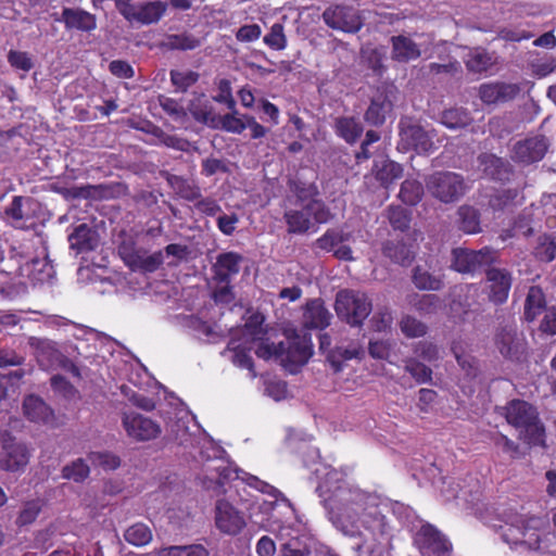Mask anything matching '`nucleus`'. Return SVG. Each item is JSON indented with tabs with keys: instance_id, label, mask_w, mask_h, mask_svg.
Returning <instances> with one entry per match:
<instances>
[{
	"instance_id": "obj_5",
	"label": "nucleus",
	"mask_w": 556,
	"mask_h": 556,
	"mask_svg": "<svg viewBox=\"0 0 556 556\" xmlns=\"http://www.w3.org/2000/svg\"><path fill=\"white\" fill-rule=\"evenodd\" d=\"M497 262V252L490 247L480 250L455 248L452 250L451 268L460 274L475 275Z\"/></svg>"
},
{
	"instance_id": "obj_33",
	"label": "nucleus",
	"mask_w": 556,
	"mask_h": 556,
	"mask_svg": "<svg viewBox=\"0 0 556 556\" xmlns=\"http://www.w3.org/2000/svg\"><path fill=\"white\" fill-rule=\"evenodd\" d=\"M166 11V4L162 1H153L141 4L136 12L130 11V20L142 24H153L161 20Z\"/></svg>"
},
{
	"instance_id": "obj_19",
	"label": "nucleus",
	"mask_w": 556,
	"mask_h": 556,
	"mask_svg": "<svg viewBox=\"0 0 556 556\" xmlns=\"http://www.w3.org/2000/svg\"><path fill=\"white\" fill-rule=\"evenodd\" d=\"M479 165L483 174L495 181H508L514 173L511 164L493 153H481L478 156Z\"/></svg>"
},
{
	"instance_id": "obj_4",
	"label": "nucleus",
	"mask_w": 556,
	"mask_h": 556,
	"mask_svg": "<svg viewBox=\"0 0 556 556\" xmlns=\"http://www.w3.org/2000/svg\"><path fill=\"white\" fill-rule=\"evenodd\" d=\"M300 206L301 208H290L283 213V220L290 235L306 233L314 223L326 224L332 218L324 201H313Z\"/></svg>"
},
{
	"instance_id": "obj_11",
	"label": "nucleus",
	"mask_w": 556,
	"mask_h": 556,
	"mask_svg": "<svg viewBox=\"0 0 556 556\" xmlns=\"http://www.w3.org/2000/svg\"><path fill=\"white\" fill-rule=\"evenodd\" d=\"M215 526L224 534L237 535L247 526L242 511L226 500H218L215 505Z\"/></svg>"
},
{
	"instance_id": "obj_51",
	"label": "nucleus",
	"mask_w": 556,
	"mask_h": 556,
	"mask_svg": "<svg viewBox=\"0 0 556 556\" xmlns=\"http://www.w3.org/2000/svg\"><path fill=\"white\" fill-rule=\"evenodd\" d=\"M264 43L275 51H281L287 48L288 40L285 34V27L281 23H275L269 31L263 38Z\"/></svg>"
},
{
	"instance_id": "obj_57",
	"label": "nucleus",
	"mask_w": 556,
	"mask_h": 556,
	"mask_svg": "<svg viewBox=\"0 0 556 556\" xmlns=\"http://www.w3.org/2000/svg\"><path fill=\"white\" fill-rule=\"evenodd\" d=\"M199 73L193 71H170V81L175 86V88L181 92L187 91L191 86H193L199 80Z\"/></svg>"
},
{
	"instance_id": "obj_10",
	"label": "nucleus",
	"mask_w": 556,
	"mask_h": 556,
	"mask_svg": "<svg viewBox=\"0 0 556 556\" xmlns=\"http://www.w3.org/2000/svg\"><path fill=\"white\" fill-rule=\"evenodd\" d=\"M547 149L548 142L543 135L528 137L514 144L510 157L515 163L530 165L541 161Z\"/></svg>"
},
{
	"instance_id": "obj_59",
	"label": "nucleus",
	"mask_w": 556,
	"mask_h": 556,
	"mask_svg": "<svg viewBox=\"0 0 556 556\" xmlns=\"http://www.w3.org/2000/svg\"><path fill=\"white\" fill-rule=\"evenodd\" d=\"M345 235L336 229H328L316 240V247L323 251H334L345 240Z\"/></svg>"
},
{
	"instance_id": "obj_44",
	"label": "nucleus",
	"mask_w": 556,
	"mask_h": 556,
	"mask_svg": "<svg viewBox=\"0 0 556 556\" xmlns=\"http://www.w3.org/2000/svg\"><path fill=\"white\" fill-rule=\"evenodd\" d=\"M227 349L233 353V356H232L233 365H236L237 367L242 368V369H248L249 371H251L253 374V377H254L255 376L254 362L250 355L251 349L243 344L237 343L233 340H231L228 343Z\"/></svg>"
},
{
	"instance_id": "obj_38",
	"label": "nucleus",
	"mask_w": 556,
	"mask_h": 556,
	"mask_svg": "<svg viewBox=\"0 0 556 556\" xmlns=\"http://www.w3.org/2000/svg\"><path fill=\"white\" fill-rule=\"evenodd\" d=\"M25 202L29 203L30 199L14 195L11 203L3 208V217L15 228H23L27 220V216L23 210Z\"/></svg>"
},
{
	"instance_id": "obj_54",
	"label": "nucleus",
	"mask_w": 556,
	"mask_h": 556,
	"mask_svg": "<svg viewBox=\"0 0 556 556\" xmlns=\"http://www.w3.org/2000/svg\"><path fill=\"white\" fill-rule=\"evenodd\" d=\"M540 522L538 518H530L522 523L520 540L521 543L527 544L530 548H539L541 545V533L536 525Z\"/></svg>"
},
{
	"instance_id": "obj_62",
	"label": "nucleus",
	"mask_w": 556,
	"mask_h": 556,
	"mask_svg": "<svg viewBox=\"0 0 556 556\" xmlns=\"http://www.w3.org/2000/svg\"><path fill=\"white\" fill-rule=\"evenodd\" d=\"M218 93L213 97L217 103L225 104L228 110L233 111L236 108V100L232 96L231 83L229 79L223 78L217 83Z\"/></svg>"
},
{
	"instance_id": "obj_58",
	"label": "nucleus",
	"mask_w": 556,
	"mask_h": 556,
	"mask_svg": "<svg viewBox=\"0 0 556 556\" xmlns=\"http://www.w3.org/2000/svg\"><path fill=\"white\" fill-rule=\"evenodd\" d=\"M42 509L41 502L39 500H31L26 502L21 509L15 523L18 527H24L33 523Z\"/></svg>"
},
{
	"instance_id": "obj_7",
	"label": "nucleus",
	"mask_w": 556,
	"mask_h": 556,
	"mask_svg": "<svg viewBox=\"0 0 556 556\" xmlns=\"http://www.w3.org/2000/svg\"><path fill=\"white\" fill-rule=\"evenodd\" d=\"M494 345L500 354L510 361H520L526 354L527 342L516 325H505L496 329Z\"/></svg>"
},
{
	"instance_id": "obj_53",
	"label": "nucleus",
	"mask_w": 556,
	"mask_h": 556,
	"mask_svg": "<svg viewBox=\"0 0 556 556\" xmlns=\"http://www.w3.org/2000/svg\"><path fill=\"white\" fill-rule=\"evenodd\" d=\"M201 41L199 38L189 33L169 35L167 37L166 46L172 50H193L200 47Z\"/></svg>"
},
{
	"instance_id": "obj_50",
	"label": "nucleus",
	"mask_w": 556,
	"mask_h": 556,
	"mask_svg": "<svg viewBox=\"0 0 556 556\" xmlns=\"http://www.w3.org/2000/svg\"><path fill=\"white\" fill-rule=\"evenodd\" d=\"M534 255L541 262H552L556 257V238L549 235L541 236Z\"/></svg>"
},
{
	"instance_id": "obj_55",
	"label": "nucleus",
	"mask_w": 556,
	"mask_h": 556,
	"mask_svg": "<svg viewBox=\"0 0 556 556\" xmlns=\"http://www.w3.org/2000/svg\"><path fill=\"white\" fill-rule=\"evenodd\" d=\"M87 459L93 465L104 470H115L121 466V458L111 452H90Z\"/></svg>"
},
{
	"instance_id": "obj_18",
	"label": "nucleus",
	"mask_w": 556,
	"mask_h": 556,
	"mask_svg": "<svg viewBox=\"0 0 556 556\" xmlns=\"http://www.w3.org/2000/svg\"><path fill=\"white\" fill-rule=\"evenodd\" d=\"M28 343L34 350V355L40 369L45 371L58 369L62 352L58 349L54 341L30 337Z\"/></svg>"
},
{
	"instance_id": "obj_63",
	"label": "nucleus",
	"mask_w": 556,
	"mask_h": 556,
	"mask_svg": "<svg viewBox=\"0 0 556 556\" xmlns=\"http://www.w3.org/2000/svg\"><path fill=\"white\" fill-rule=\"evenodd\" d=\"M414 353L428 363H433L440 358V352L437 344L429 341H419L414 345Z\"/></svg>"
},
{
	"instance_id": "obj_46",
	"label": "nucleus",
	"mask_w": 556,
	"mask_h": 556,
	"mask_svg": "<svg viewBox=\"0 0 556 556\" xmlns=\"http://www.w3.org/2000/svg\"><path fill=\"white\" fill-rule=\"evenodd\" d=\"M399 326L402 333L409 339L424 337L428 331V326L412 315H404Z\"/></svg>"
},
{
	"instance_id": "obj_29",
	"label": "nucleus",
	"mask_w": 556,
	"mask_h": 556,
	"mask_svg": "<svg viewBox=\"0 0 556 556\" xmlns=\"http://www.w3.org/2000/svg\"><path fill=\"white\" fill-rule=\"evenodd\" d=\"M364 351L357 343H351L348 346L337 345L329 350L327 354V362L330 364L334 372H339L343 368L346 361L353 358H362Z\"/></svg>"
},
{
	"instance_id": "obj_32",
	"label": "nucleus",
	"mask_w": 556,
	"mask_h": 556,
	"mask_svg": "<svg viewBox=\"0 0 556 556\" xmlns=\"http://www.w3.org/2000/svg\"><path fill=\"white\" fill-rule=\"evenodd\" d=\"M545 307L546 300L543 290L538 286L530 287L525 302V319L533 321L544 312Z\"/></svg>"
},
{
	"instance_id": "obj_8",
	"label": "nucleus",
	"mask_w": 556,
	"mask_h": 556,
	"mask_svg": "<svg viewBox=\"0 0 556 556\" xmlns=\"http://www.w3.org/2000/svg\"><path fill=\"white\" fill-rule=\"evenodd\" d=\"M414 542L422 556H447L452 549L448 539L431 523L419 528Z\"/></svg>"
},
{
	"instance_id": "obj_1",
	"label": "nucleus",
	"mask_w": 556,
	"mask_h": 556,
	"mask_svg": "<svg viewBox=\"0 0 556 556\" xmlns=\"http://www.w3.org/2000/svg\"><path fill=\"white\" fill-rule=\"evenodd\" d=\"M255 354L258 358L268 361L276 358L291 374L296 372L313 355L311 334L300 336L296 330L287 334V342L278 344L263 342L257 345Z\"/></svg>"
},
{
	"instance_id": "obj_24",
	"label": "nucleus",
	"mask_w": 556,
	"mask_h": 556,
	"mask_svg": "<svg viewBox=\"0 0 556 556\" xmlns=\"http://www.w3.org/2000/svg\"><path fill=\"white\" fill-rule=\"evenodd\" d=\"M333 130L346 143L354 144L361 139L364 126L356 116H339L334 119Z\"/></svg>"
},
{
	"instance_id": "obj_13",
	"label": "nucleus",
	"mask_w": 556,
	"mask_h": 556,
	"mask_svg": "<svg viewBox=\"0 0 556 556\" xmlns=\"http://www.w3.org/2000/svg\"><path fill=\"white\" fill-rule=\"evenodd\" d=\"M123 427L128 437L136 441L153 440L161 433L157 422L138 413L124 414Z\"/></svg>"
},
{
	"instance_id": "obj_21",
	"label": "nucleus",
	"mask_w": 556,
	"mask_h": 556,
	"mask_svg": "<svg viewBox=\"0 0 556 556\" xmlns=\"http://www.w3.org/2000/svg\"><path fill=\"white\" fill-rule=\"evenodd\" d=\"M58 21L68 30L90 33L97 28L96 15L80 8H63Z\"/></svg>"
},
{
	"instance_id": "obj_34",
	"label": "nucleus",
	"mask_w": 556,
	"mask_h": 556,
	"mask_svg": "<svg viewBox=\"0 0 556 556\" xmlns=\"http://www.w3.org/2000/svg\"><path fill=\"white\" fill-rule=\"evenodd\" d=\"M289 188L296 199V205H304L313 201H323L318 198L319 190L314 182H305L300 179H293L289 181Z\"/></svg>"
},
{
	"instance_id": "obj_35",
	"label": "nucleus",
	"mask_w": 556,
	"mask_h": 556,
	"mask_svg": "<svg viewBox=\"0 0 556 556\" xmlns=\"http://www.w3.org/2000/svg\"><path fill=\"white\" fill-rule=\"evenodd\" d=\"M376 179L383 187H388L394 180L401 178L403 176V166L390 159L383 160L380 164L375 163L374 166Z\"/></svg>"
},
{
	"instance_id": "obj_28",
	"label": "nucleus",
	"mask_w": 556,
	"mask_h": 556,
	"mask_svg": "<svg viewBox=\"0 0 556 556\" xmlns=\"http://www.w3.org/2000/svg\"><path fill=\"white\" fill-rule=\"evenodd\" d=\"M382 254L395 264L408 266L415 258L412 245L403 241L388 240L382 245Z\"/></svg>"
},
{
	"instance_id": "obj_42",
	"label": "nucleus",
	"mask_w": 556,
	"mask_h": 556,
	"mask_svg": "<svg viewBox=\"0 0 556 556\" xmlns=\"http://www.w3.org/2000/svg\"><path fill=\"white\" fill-rule=\"evenodd\" d=\"M424 197V186L415 179H406L402 182L399 198L406 205H417Z\"/></svg>"
},
{
	"instance_id": "obj_61",
	"label": "nucleus",
	"mask_w": 556,
	"mask_h": 556,
	"mask_svg": "<svg viewBox=\"0 0 556 556\" xmlns=\"http://www.w3.org/2000/svg\"><path fill=\"white\" fill-rule=\"evenodd\" d=\"M141 251L136 249V244L134 241H123L118 245V254L125 265L131 270H136V265L140 257Z\"/></svg>"
},
{
	"instance_id": "obj_47",
	"label": "nucleus",
	"mask_w": 556,
	"mask_h": 556,
	"mask_svg": "<svg viewBox=\"0 0 556 556\" xmlns=\"http://www.w3.org/2000/svg\"><path fill=\"white\" fill-rule=\"evenodd\" d=\"M388 219L394 230L406 231L410 226L412 214L400 205H391L388 208Z\"/></svg>"
},
{
	"instance_id": "obj_37",
	"label": "nucleus",
	"mask_w": 556,
	"mask_h": 556,
	"mask_svg": "<svg viewBox=\"0 0 556 556\" xmlns=\"http://www.w3.org/2000/svg\"><path fill=\"white\" fill-rule=\"evenodd\" d=\"M458 228L469 235L481 231L480 213L470 205H462L458 211Z\"/></svg>"
},
{
	"instance_id": "obj_60",
	"label": "nucleus",
	"mask_w": 556,
	"mask_h": 556,
	"mask_svg": "<svg viewBox=\"0 0 556 556\" xmlns=\"http://www.w3.org/2000/svg\"><path fill=\"white\" fill-rule=\"evenodd\" d=\"M492 442L501 448L503 453L507 454L511 459L520 457V446L507 435L497 432L492 435Z\"/></svg>"
},
{
	"instance_id": "obj_64",
	"label": "nucleus",
	"mask_w": 556,
	"mask_h": 556,
	"mask_svg": "<svg viewBox=\"0 0 556 556\" xmlns=\"http://www.w3.org/2000/svg\"><path fill=\"white\" fill-rule=\"evenodd\" d=\"M8 62L16 70L29 72L34 67L31 58L27 52L10 50L8 53Z\"/></svg>"
},
{
	"instance_id": "obj_9",
	"label": "nucleus",
	"mask_w": 556,
	"mask_h": 556,
	"mask_svg": "<svg viewBox=\"0 0 556 556\" xmlns=\"http://www.w3.org/2000/svg\"><path fill=\"white\" fill-rule=\"evenodd\" d=\"M324 23L331 29L355 34L362 26L363 21L358 11L350 5L333 4L323 12Z\"/></svg>"
},
{
	"instance_id": "obj_40",
	"label": "nucleus",
	"mask_w": 556,
	"mask_h": 556,
	"mask_svg": "<svg viewBox=\"0 0 556 556\" xmlns=\"http://www.w3.org/2000/svg\"><path fill=\"white\" fill-rule=\"evenodd\" d=\"M152 538L151 529L143 522H136L124 532L125 541L137 547L148 545L152 541Z\"/></svg>"
},
{
	"instance_id": "obj_39",
	"label": "nucleus",
	"mask_w": 556,
	"mask_h": 556,
	"mask_svg": "<svg viewBox=\"0 0 556 556\" xmlns=\"http://www.w3.org/2000/svg\"><path fill=\"white\" fill-rule=\"evenodd\" d=\"M442 124L450 129L465 128L472 123V116L467 109L453 108L442 113Z\"/></svg>"
},
{
	"instance_id": "obj_3",
	"label": "nucleus",
	"mask_w": 556,
	"mask_h": 556,
	"mask_svg": "<svg viewBox=\"0 0 556 556\" xmlns=\"http://www.w3.org/2000/svg\"><path fill=\"white\" fill-rule=\"evenodd\" d=\"M334 311L340 320L362 327L372 311V303L365 292L343 289L336 294Z\"/></svg>"
},
{
	"instance_id": "obj_45",
	"label": "nucleus",
	"mask_w": 556,
	"mask_h": 556,
	"mask_svg": "<svg viewBox=\"0 0 556 556\" xmlns=\"http://www.w3.org/2000/svg\"><path fill=\"white\" fill-rule=\"evenodd\" d=\"M410 303L412 306L421 315H433L438 313L442 306L440 296L433 293L416 295Z\"/></svg>"
},
{
	"instance_id": "obj_22",
	"label": "nucleus",
	"mask_w": 556,
	"mask_h": 556,
	"mask_svg": "<svg viewBox=\"0 0 556 556\" xmlns=\"http://www.w3.org/2000/svg\"><path fill=\"white\" fill-rule=\"evenodd\" d=\"M242 255L237 252H223L217 255L213 265L214 280L218 283H230L231 277L239 274Z\"/></svg>"
},
{
	"instance_id": "obj_30",
	"label": "nucleus",
	"mask_w": 556,
	"mask_h": 556,
	"mask_svg": "<svg viewBox=\"0 0 556 556\" xmlns=\"http://www.w3.org/2000/svg\"><path fill=\"white\" fill-rule=\"evenodd\" d=\"M175 193L189 202H194L202 197L200 187L192 180L178 175H168L166 178Z\"/></svg>"
},
{
	"instance_id": "obj_25",
	"label": "nucleus",
	"mask_w": 556,
	"mask_h": 556,
	"mask_svg": "<svg viewBox=\"0 0 556 556\" xmlns=\"http://www.w3.org/2000/svg\"><path fill=\"white\" fill-rule=\"evenodd\" d=\"M391 58L399 63H407L420 56L421 52L418 45L404 35L391 37Z\"/></svg>"
},
{
	"instance_id": "obj_52",
	"label": "nucleus",
	"mask_w": 556,
	"mask_h": 556,
	"mask_svg": "<svg viewBox=\"0 0 556 556\" xmlns=\"http://www.w3.org/2000/svg\"><path fill=\"white\" fill-rule=\"evenodd\" d=\"M264 321V316L260 313H255L248 318L244 325L245 331L251 336L253 341H258V344L269 342L266 338L267 329L263 327Z\"/></svg>"
},
{
	"instance_id": "obj_31",
	"label": "nucleus",
	"mask_w": 556,
	"mask_h": 556,
	"mask_svg": "<svg viewBox=\"0 0 556 556\" xmlns=\"http://www.w3.org/2000/svg\"><path fill=\"white\" fill-rule=\"evenodd\" d=\"M73 199H108L113 195V186L109 184L74 186L67 189Z\"/></svg>"
},
{
	"instance_id": "obj_14",
	"label": "nucleus",
	"mask_w": 556,
	"mask_h": 556,
	"mask_svg": "<svg viewBox=\"0 0 556 556\" xmlns=\"http://www.w3.org/2000/svg\"><path fill=\"white\" fill-rule=\"evenodd\" d=\"M488 282V298L495 305L504 304L509 295L513 283V277L506 268L489 266L485 270Z\"/></svg>"
},
{
	"instance_id": "obj_12",
	"label": "nucleus",
	"mask_w": 556,
	"mask_h": 556,
	"mask_svg": "<svg viewBox=\"0 0 556 556\" xmlns=\"http://www.w3.org/2000/svg\"><path fill=\"white\" fill-rule=\"evenodd\" d=\"M29 457L30 452L24 443L8 437L2 442L0 469L12 472L23 470L28 465Z\"/></svg>"
},
{
	"instance_id": "obj_26",
	"label": "nucleus",
	"mask_w": 556,
	"mask_h": 556,
	"mask_svg": "<svg viewBox=\"0 0 556 556\" xmlns=\"http://www.w3.org/2000/svg\"><path fill=\"white\" fill-rule=\"evenodd\" d=\"M472 292H477L473 285H465L454 288L453 299L450 303V313L452 317L465 320L466 316L471 312L472 302L469 301V298Z\"/></svg>"
},
{
	"instance_id": "obj_41",
	"label": "nucleus",
	"mask_w": 556,
	"mask_h": 556,
	"mask_svg": "<svg viewBox=\"0 0 556 556\" xmlns=\"http://www.w3.org/2000/svg\"><path fill=\"white\" fill-rule=\"evenodd\" d=\"M412 280L415 287L419 290L439 291L444 286L441 277L430 274L421 266H416L414 268Z\"/></svg>"
},
{
	"instance_id": "obj_36",
	"label": "nucleus",
	"mask_w": 556,
	"mask_h": 556,
	"mask_svg": "<svg viewBox=\"0 0 556 556\" xmlns=\"http://www.w3.org/2000/svg\"><path fill=\"white\" fill-rule=\"evenodd\" d=\"M465 64L469 72L481 74L493 66L494 58L485 49L475 48L468 53Z\"/></svg>"
},
{
	"instance_id": "obj_16",
	"label": "nucleus",
	"mask_w": 556,
	"mask_h": 556,
	"mask_svg": "<svg viewBox=\"0 0 556 556\" xmlns=\"http://www.w3.org/2000/svg\"><path fill=\"white\" fill-rule=\"evenodd\" d=\"M519 93L520 87L518 84L505 81L484 83L478 88V96L486 105L511 101Z\"/></svg>"
},
{
	"instance_id": "obj_48",
	"label": "nucleus",
	"mask_w": 556,
	"mask_h": 556,
	"mask_svg": "<svg viewBox=\"0 0 556 556\" xmlns=\"http://www.w3.org/2000/svg\"><path fill=\"white\" fill-rule=\"evenodd\" d=\"M90 473V468L85 459L77 458L62 468V478L73 480L75 482L85 481Z\"/></svg>"
},
{
	"instance_id": "obj_23",
	"label": "nucleus",
	"mask_w": 556,
	"mask_h": 556,
	"mask_svg": "<svg viewBox=\"0 0 556 556\" xmlns=\"http://www.w3.org/2000/svg\"><path fill=\"white\" fill-rule=\"evenodd\" d=\"M68 243L72 250L77 254L91 252L99 244V235L87 224H79L68 235Z\"/></svg>"
},
{
	"instance_id": "obj_15",
	"label": "nucleus",
	"mask_w": 556,
	"mask_h": 556,
	"mask_svg": "<svg viewBox=\"0 0 556 556\" xmlns=\"http://www.w3.org/2000/svg\"><path fill=\"white\" fill-rule=\"evenodd\" d=\"M400 137L405 148L413 149L417 153H430L433 150V142L428 132L409 118H402L399 123Z\"/></svg>"
},
{
	"instance_id": "obj_6",
	"label": "nucleus",
	"mask_w": 556,
	"mask_h": 556,
	"mask_svg": "<svg viewBox=\"0 0 556 556\" xmlns=\"http://www.w3.org/2000/svg\"><path fill=\"white\" fill-rule=\"evenodd\" d=\"M426 184L429 192L444 203L457 201L466 191L464 177L454 172H437Z\"/></svg>"
},
{
	"instance_id": "obj_17",
	"label": "nucleus",
	"mask_w": 556,
	"mask_h": 556,
	"mask_svg": "<svg viewBox=\"0 0 556 556\" xmlns=\"http://www.w3.org/2000/svg\"><path fill=\"white\" fill-rule=\"evenodd\" d=\"M393 110L392 91L387 87L378 88L364 113V119L370 126L379 127L386 123L387 115Z\"/></svg>"
},
{
	"instance_id": "obj_56",
	"label": "nucleus",
	"mask_w": 556,
	"mask_h": 556,
	"mask_svg": "<svg viewBox=\"0 0 556 556\" xmlns=\"http://www.w3.org/2000/svg\"><path fill=\"white\" fill-rule=\"evenodd\" d=\"M245 115L238 116V111L235 109L220 117V128L227 132L241 135L247 129Z\"/></svg>"
},
{
	"instance_id": "obj_20",
	"label": "nucleus",
	"mask_w": 556,
	"mask_h": 556,
	"mask_svg": "<svg viewBox=\"0 0 556 556\" xmlns=\"http://www.w3.org/2000/svg\"><path fill=\"white\" fill-rule=\"evenodd\" d=\"M332 314L320 299L308 300L303 308L302 324L306 329L323 330L330 325Z\"/></svg>"
},
{
	"instance_id": "obj_43",
	"label": "nucleus",
	"mask_w": 556,
	"mask_h": 556,
	"mask_svg": "<svg viewBox=\"0 0 556 556\" xmlns=\"http://www.w3.org/2000/svg\"><path fill=\"white\" fill-rule=\"evenodd\" d=\"M517 189H500L496 190L489 198V206L494 212H502L507 210L516 204V199L518 198Z\"/></svg>"
},
{
	"instance_id": "obj_27",
	"label": "nucleus",
	"mask_w": 556,
	"mask_h": 556,
	"mask_svg": "<svg viewBox=\"0 0 556 556\" xmlns=\"http://www.w3.org/2000/svg\"><path fill=\"white\" fill-rule=\"evenodd\" d=\"M23 412L25 417L33 422L47 424L53 418L52 409L35 394H29L24 399Z\"/></svg>"
},
{
	"instance_id": "obj_2",
	"label": "nucleus",
	"mask_w": 556,
	"mask_h": 556,
	"mask_svg": "<svg viewBox=\"0 0 556 556\" xmlns=\"http://www.w3.org/2000/svg\"><path fill=\"white\" fill-rule=\"evenodd\" d=\"M507 422L520 431V438L529 445H545V428L538 409L523 400H513L505 406Z\"/></svg>"
},
{
	"instance_id": "obj_49",
	"label": "nucleus",
	"mask_w": 556,
	"mask_h": 556,
	"mask_svg": "<svg viewBox=\"0 0 556 556\" xmlns=\"http://www.w3.org/2000/svg\"><path fill=\"white\" fill-rule=\"evenodd\" d=\"M407 371L417 383H428L432 380V369L419 362L417 358L409 357L405 361L404 366Z\"/></svg>"
}]
</instances>
